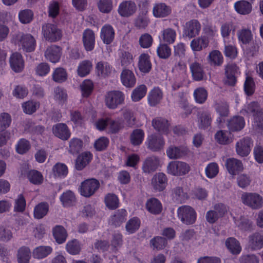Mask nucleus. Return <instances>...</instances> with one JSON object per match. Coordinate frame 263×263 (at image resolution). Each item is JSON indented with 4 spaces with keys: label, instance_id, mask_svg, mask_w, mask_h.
I'll use <instances>...</instances> for the list:
<instances>
[{
    "label": "nucleus",
    "instance_id": "obj_1",
    "mask_svg": "<svg viewBox=\"0 0 263 263\" xmlns=\"http://www.w3.org/2000/svg\"><path fill=\"white\" fill-rule=\"evenodd\" d=\"M242 115L248 117L252 116L255 125L259 130H263V110L255 101L247 103L240 110Z\"/></svg>",
    "mask_w": 263,
    "mask_h": 263
},
{
    "label": "nucleus",
    "instance_id": "obj_2",
    "mask_svg": "<svg viewBox=\"0 0 263 263\" xmlns=\"http://www.w3.org/2000/svg\"><path fill=\"white\" fill-rule=\"evenodd\" d=\"M13 42L20 51L24 52H31L35 49V39L30 33L19 32L13 37Z\"/></svg>",
    "mask_w": 263,
    "mask_h": 263
},
{
    "label": "nucleus",
    "instance_id": "obj_3",
    "mask_svg": "<svg viewBox=\"0 0 263 263\" xmlns=\"http://www.w3.org/2000/svg\"><path fill=\"white\" fill-rule=\"evenodd\" d=\"M178 219L184 224H194L197 219V213L195 210L189 205H182L177 210Z\"/></svg>",
    "mask_w": 263,
    "mask_h": 263
},
{
    "label": "nucleus",
    "instance_id": "obj_4",
    "mask_svg": "<svg viewBox=\"0 0 263 263\" xmlns=\"http://www.w3.org/2000/svg\"><path fill=\"white\" fill-rule=\"evenodd\" d=\"M190 169V165L185 162L172 161L168 164L166 172L174 176H181L187 174Z\"/></svg>",
    "mask_w": 263,
    "mask_h": 263
},
{
    "label": "nucleus",
    "instance_id": "obj_5",
    "mask_svg": "<svg viewBox=\"0 0 263 263\" xmlns=\"http://www.w3.org/2000/svg\"><path fill=\"white\" fill-rule=\"evenodd\" d=\"M242 202L252 209H258L263 206V197L256 193H243Z\"/></svg>",
    "mask_w": 263,
    "mask_h": 263
},
{
    "label": "nucleus",
    "instance_id": "obj_6",
    "mask_svg": "<svg viewBox=\"0 0 263 263\" xmlns=\"http://www.w3.org/2000/svg\"><path fill=\"white\" fill-rule=\"evenodd\" d=\"M124 100V93L119 90L108 92L105 96V104L109 109H115Z\"/></svg>",
    "mask_w": 263,
    "mask_h": 263
},
{
    "label": "nucleus",
    "instance_id": "obj_7",
    "mask_svg": "<svg viewBox=\"0 0 263 263\" xmlns=\"http://www.w3.org/2000/svg\"><path fill=\"white\" fill-rule=\"evenodd\" d=\"M100 187L99 181L95 179H87L81 183L79 188L80 194L89 197L95 194Z\"/></svg>",
    "mask_w": 263,
    "mask_h": 263
},
{
    "label": "nucleus",
    "instance_id": "obj_8",
    "mask_svg": "<svg viewBox=\"0 0 263 263\" xmlns=\"http://www.w3.org/2000/svg\"><path fill=\"white\" fill-rule=\"evenodd\" d=\"M253 145V141L250 138H242L236 143V152L241 157H246L250 153Z\"/></svg>",
    "mask_w": 263,
    "mask_h": 263
},
{
    "label": "nucleus",
    "instance_id": "obj_9",
    "mask_svg": "<svg viewBox=\"0 0 263 263\" xmlns=\"http://www.w3.org/2000/svg\"><path fill=\"white\" fill-rule=\"evenodd\" d=\"M42 33L45 39L50 42L60 40L62 34L57 26L52 24H47L42 26Z\"/></svg>",
    "mask_w": 263,
    "mask_h": 263
},
{
    "label": "nucleus",
    "instance_id": "obj_10",
    "mask_svg": "<svg viewBox=\"0 0 263 263\" xmlns=\"http://www.w3.org/2000/svg\"><path fill=\"white\" fill-rule=\"evenodd\" d=\"M201 28V24L198 20H190L184 26L183 35L184 36L192 39L199 34Z\"/></svg>",
    "mask_w": 263,
    "mask_h": 263
},
{
    "label": "nucleus",
    "instance_id": "obj_11",
    "mask_svg": "<svg viewBox=\"0 0 263 263\" xmlns=\"http://www.w3.org/2000/svg\"><path fill=\"white\" fill-rule=\"evenodd\" d=\"M164 144L165 141L163 137L156 134L148 136L145 141L147 148L153 152L159 151L162 149Z\"/></svg>",
    "mask_w": 263,
    "mask_h": 263
},
{
    "label": "nucleus",
    "instance_id": "obj_12",
    "mask_svg": "<svg viewBox=\"0 0 263 263\" xmlns=\"http://www.w3.org/2000/svg\"><path fill=\"white\" fill-rule=\"evenodd\" d=\"M52 130L55 137L64 141L68 140L71 136L70 130L65 123H59L54 125Z\"/></svg>",
    "mask_w": 263,
    "mask_h": 263
},
{
    "label": "nucleus",
    "instance_id": "obj_13",
    "mask_svg": "<svg viewBox=\"0 0 263 263\" xmlns=\"http://www.w3.org/2000/svg\"><path fill=\"white\" fill-rule=\"evenodd\" d=\"M137 6L134 2L126 1L122 2L119 6L118 11L123 17H129L136 11Z\"/></svg>",
    "mask_w": 263,
    "mask_h": 263
},
{
    "label": "nucleus",
    "instance_id": "obj_14",
    "mask_svg": "<svg viewBox=\"0 0 263 263\" xmlns=\"http://www.w3.org/2000/svg\"><path fill=\"white\" fill-rule=\"evenodd\" d=\"M210 40L208 36L201 35L194 39L190 43V47L193 52H198L207 48L209 45Z\"/></svg>",
    "mask_w": 263,
    "mask_h": 263
},
{
    "label": "nucleus",
    "instance_id": "obj_15",
    "mask_svg": "<svg viewBox=\"0 0 263 263\" xmlns=\"http://www.w3.org/2000/svg\"><path fill=\"white\" fill-rule=\"evenodd\" d=\"M95 70L98 76L105 78L111 74L114 70V68L107 62L102 61L96 64Z\"/></svg>",
    "mask_w": 263,
    "mask_h": 263
},
{
    "label": "nucleus",
    "instance_id": "obj_16",
    "mask_svg": "<svg viewBox=\"0 0 263 263\" xmlns=\"http://www.w3.org/2000/svg\"><path fill=\"white\" fill-rule=\"evenodd\" d=\"M238 72V67L235 64H230L225 69V84L234 86L236 82V74Z\"/></svg>",
    "mask_w": 263,
    "mask_h": 263
},
{
    "label": "nucleus",
    "instance_id": "obj_17",
    "mask_svg": "<svg viewBox=\"0 0 263 263\" xmlns=\"http://www.w3.org/2000/svg\"><path fill=\"white\" fill-rule=\"evenodd\" d=\"M9 62L12 69L15 72H21L24 68V61L22 54L15 52L10 57Z\"/></svg>",
    "mask_w": 263,
    "mask_h": 263
},
{
    "label": "nucleus",
    "instance_id": "obj_18",
    "mask_svg": "<svg viewBox=\"0 0 263 263\" xmlns=\"http://www.w3.org/2000/svg\"><path fill=\"white\" fill-rule=\"evenodd\" d=\"M188 149L185 146H170L166 151L167 156L171 159H177L185 156Z\"/></svg>",
    "mask_w": 263,
    "mask_h": 263
},
{
    "label": "nucleus",
    "instance_id": "obj_19",
    "mask_svg": "<svg viewBox=\"0 0 263 263\" xmlns=\"http://www.w3.org/2000/svg\"><path fill=\"white\" fill-rule=\"evenodd\" d=\"M61 54V48L59 46L52 45L46 49L45 52V57L50 62L56 63L59 62Z\"/></svg>",
    "mask_w": 263,
    "mask_h": 263
},
{
    "label": "nucleus",
    "instance_id": "obj_20",
    "mask_svg": "<svg viewBox=\"0 0 263 263\" xmlns=\"http://www.w3.org/2000/svg\"><path fill=\"white\" fill-rule=\"evenodd\" d=\"M226 166L228 172L232 175H236L243 170L242 162L237 159L229 158L226 160Z\"/></svg>",
    "mask_w": 263,
    "mask_h": 263
},
{
    "label": "nucleus",
    "instance_id": "obj_21",
    "mask_svg": "<svg viewBox=\"0 0 263 263\" xmlns=\"http://www.w3.org/2000/svg\"><path fill=\"white\" fill-rule=\"evenodd\" d=\"M83 43L87 51H92L95 45V35L93 31L89 29H85L83 33Z\"/></svg>",
    "mask_w": 263,
    "mask_h": 263
},
{
    "label": "nucleus",
    "instance_id": "obj_22",
    "mask_svg": "<svg viewBox=\"0 0 263 263\" xmlns=\"http://www.w3.org/2000/svg\"><path fill=\"white\" fill-rule=\"evenodd\" d=\"M122 84L126 87H133L136 83V78L134 72L129 69H124L122 70L121 76Z\"/></svg>",
    "mask_w": 263,
    "mask_h": 263
},
{
    "label": "nucleus",
    "instance_id": "obj_23",
    "mask_svg": "<svg viewBox=\"0 0 263 263\" xmlns=\"http://www.w3.org/2000/svg\"><path fill=\"white\" fill-rule=\"evenodd\" d=\"M167 181V177L165 174L158 173L153 176L152 179V184L155 190L161 191L165 188Z\"/></svg>",
    "mask_w": 263,
    "mask_h": 263
},
{
    "label": "nucleus",
    "instance_id": "obj_24",
    "mask_svg": "<svg viewBox=\"0 0 263 263\" xmlns=\"http://www.w3.org/2000/svg\"><path fill=\"white\" fill-rule=\"evenodd\" d=\"M100 37L104 44H110L115 37V31L113 27L108 24L104 25L101 29Z\"/></svg>",
    "mask_w": 263,
    "mask_h": 263
},
{
    "label": "nucleus",
    "instance_id": "obj_25",
    "mask_svg": "<svg viewBox=\"0 0 263 263\" xmlns=\"http://www.w3.org/2000/svg\"><path fill=\"white\" fill-rule=\"evenodd\" d=\"M212 121L211 114L208 110L200 111L198 114V125L199 128L206 129L210 125Z\"/></svg>",
    "mask_w": 263,
    "mask_h": 263
},
{
    "label": "nucleus",
    "instance_id": "obj_26",
    "mask_svg": "<svg viewBox=\"0 0 263 263\" xmlns=\"http://www.w3.org/2000/svg\"><path fill=\"white\" fill-rule=\"evenodd\" d=\"M163 96L162 90L158 87H155L148 93V102L151 106H155L161 102Z\"/></svg>",
    "mask_w": 263,
    "mask_h": 263
},
{
    "label": "nucleus",
    "instance_id": "obj_27",
    "mask_svg": "<svg viewBox=\"0 0 263 263\" xmlns=\"http://www.w3.org/2000/svg\"><path fill=\"white\" fill-rule=\"evenodd\" d=\"M152 125L155 129L166 136L170 132V124L168 121L162 118H157L152 121Z\"/></svg>",
    "mask_w": 263,
    "mask_h": 263
},
{
    "label": "nucleus",
    "instance_id": "obj_28",
    "mask_svg": "<svg viewBox=\"0 0 263 263\" xmlns=\"http://www.w3.org/2000/svg\"><path fill=\"white\" fill-rule=\"evenodd\" d=\"M138 68L142 73H148L152 68L150 57L147 53H142L139 57Z\"/></svg>",
    "mask_w": 263,
    "mask_h": 263
},
{
    "label": "nucleus",
    "instance_id": "obj_29",
    "mask_svg": "<svg viewBox=\"0 0 263 263\" xmlns=\"http://www.w3.org/2000/svg\"><path fill=\"white\" fill-rule=\"evenodd\" d=\"M159 160L156 156H151L148 157L144 161L142 169L144 173H149L155 171L159 166Z\"/></svg>",
    "mask_w": 263,
    "mask_h": 263
},
{
    "label": "nucleus",
    "instance_id": "obj_30",
    "mask_svg": "<svg viewBox=\"0 0 263 263\" xmlns=\"http://www.w3.org/2000/svg\"><path fill=\"white\" fill-rule=\"evenodd\" d=\"M171 12V9L164 3L156 4L153 10V13L156 17H163L168 15Z\"/></svg>",
    "mask_w": 263,
    "mask_h": 263
},
{
    "label": "nucleus",
    "instance_id": "obj_31",
    "mask_svg": "<svg viewBox=\"0 0 263 263\" xmlns=\"http://www.w3.org/2000/svg\"><path fill=\"white\" fill-rule=\"evenodd\" d=\"M127 212L124 209H121L115 212L111 216L110 223L115 226H119L126 220Z\"/></svg>",
    "mask_w": 263,
    "mask_h": 263
},
{
    "label": "nucleus",
    "instance_id": "obj_32",
    "mask_svg": "<svg viewBox=\"0 0 263 263\" xmlns=\"http://www.w3.org/2000/svg\"><path fill=\"white\" fill-rule=\"evenodd\" d=\"M92 154L89 152H84L79 155L76 159L75 167L77 170H83L91 161Z\"/></svg>",
    "mask_w": 263,
    "mask_h": 263
},
{
    "label": "nucleus",
    "instance_id": "obj_33",
    "mask_svg": "<svg viewBox=\"0 0 263 263\" xmlns=\"http://www.w3.org/2000/svg\"><path fill=\"white\" fill-rule=\"evenodd\" d=\"M146 209L149 213L156 215L161 213L162 206L159 200L151 198L146 201Z\"/></svg>",
    "mask_w": 263,
    "mask_h": 263
},
{
    "label": "nucleus",
    "instance_id": "obj_34",
    "mask_svg": "<svg viewBox=\"0 0 263 263\" xmlns=\"http://www.w3.org/2000/svg\"><path fill=\"white\" fill-rule=\"evenodd\" d=\"M161 35L159 38L161 42L168 44H173L175 42L176 38V32L175 30L167 28L161 32Z\"/></svg>",
    "mask_w": 263,
    "mask_h": 263
},
{
    "label": "nucleus",
    "instance_id": "obj_35",
    "mask_svg": "<svg viewBox=\"0 0 263 263\" xmlns=\"http://www.w3.org/2000/svg\"><path fill=\"white\" fill-rule=\"evenodd\" d=\"M234 6L236 11L242 15L249 14L252 9L251 4L245 0H240L235 2Z\"/></svg>",
    "mask_w": 263,
    "mask_h": 263
},
{
    "label": "nucleus",
    "instance_id": "obj_36",
    "mask_svg": "<svg viewBox=\"0 0 263 263\" xmlns=\"http://www.w3.org/2000/svg\"><path fill=\"white\" fill-rule=\"evenodd\" d=\"M190 69L194 80L199 81L203 79L204 72L201 64L194 62L190 65Z\"/></svg>",
    "mask_w": 263,
    "mask_h": 263
},
{
    "label": "nucleus",
    "instance_id": "obj_37",
    "mask_svg": "<svg viewBox=\"0 0 263 263\" xmlns=\"http://www.w3.org/2000/svg\"><path fill=\"white\" fill-rule=\"evenodd\" d=\"M245 125V121L243 117L235 116L228 123V128L232 132L241 130Z\"/></svg>",
    "mask_w": 263,
    "mask_h": 263
},
{
    "label": "nucleus",
    "instance_id": "obj_38",
    "mask_svg": "<svg viewBox=\"0 0 263 263\" xmlns=\"http://www.w3.org/2000/svg\"><path fill=\"white\" fill-rule=\"evenodd\" d=\"M249 245L254 250L260 249L263 247V235L259 233H255L249 237Z\"/></svg>",
    "mask_w": 263,
    "mask_h": 263
},
{
    "label": "nucleus",
    "instance_id": "obj_39",
    "mask_svg": "<svg viewBox=\"0 0 263 263\" xmlns=\"http://www.w3.org/2000/svg\"><path fill=\"white\" fill-rule=\"evenodd\" d=\"M53 236L55 241L61 244L64 242L67 237V233L65 228L61 226H56L52 229Z\"/></svg>",
    "mask_w": 263,
    "mask_h": 263
},
{
    "label": "nucleus",
    "instance_id": "obj_40",
    "mask_svg": "<svg viewBox=\"0 0 263 263\" xmlns=\"http://www.w3.org/2000/svg\"><path fill=\"white\" fill-rule=\"evenodd\" d=\"M225 245L229 251L233 254H238L241 251L240 243L234 237H229L227 239Z\"/></svg>",
    "mask_w": 263,
    "mask_h": 263
},
{
    "label": "nucleus",
    "instance_id": "obj_41",
    "mask_svg": "<svg viewBox=\"0 0 263 263\" xmlns=\"http://www.w3.org/2000/svg\"><path fill=\"white\" fill-rule=\"evenodd\" d=\"M49 211V205L47 202H41L37 204L34 208V217L37 219H40L45 216Z\"/></svg>",
    "mask_w": 263,
    "mask_h": 263
},
{
    "label": "nucleus",
    "instance_id": "obj_42",
    "mask_svg": "<svg viewBox=\"0 0 263 263\" xmlns=\"http://www.w3.org/2000/svg\"><path fill=\"white\" fill-rule=\"evenodd\" d=\"M52 251V248L48 246H41L35 248L32 252L34 258L42 259L47 257Z\"/></svg>",
    "mask_w": 263,
    "mask_h": 263
},
{
    "label": "nucleus",
    "instance_id": "obj_43",
    "mask_svg": "<svg viewBox=\"0 0 263 263\" xmlns=\"http://www.w3.org/2000/svg\"><path fill=\"white\" fill-rule=\"evenodd\" d=\"M215 139L217 143L221 145H226L232 141L230 133L227 130H220L215 135Z\"/></svg>",
    "mask_w": 263,
    "mask_h": 263
},
{
    "label": "nucleus",
    "instance_id": "obj_44",
    "mask_svg": "<svg viewBox=\"0 0 263 263\" xmlns=\"http://www.w3.org/2000/svg\"><path fill=\"white\" fill-rule=\"evenodd\" d=\"M62 205L64 207L72 205L76 201L74 193L70 191H67L63 193L60 197Z\"/></svg>",
    "mask_w": 263,
    "mask_h": 263
},
{
    "label": "nucleus",
    "instance_id": "obj_45",
    "mask_svg": "<svg viewBox=\"0 0 263 263\" xmlns=\"http://www.w3.org/2000/svg\"><path fill=\"white\" fill-rule=\"evenodd\" d=\"M66 250L70 254H78L80 253L81 250V243L76 239L69 240L66 245Z\"/></svg>",
    "mask_w": 263,
    "mask_h": 263
},
{
    "label": "nucleus",
    "instance_id": "obj_46",
    "mask_svg": "<svg viewBox=\"0 0 263 263\" xmlns=\"http://www.w3.org/2000/svg\"><path fill=\"white\" fill-rule=\"evenodd\" d=\"M92 67L91 61L84 60L81 62L78 67V74L81 77H84L89 73Z\"/></svg>",
    "mask_w": 263,
    "mask_h": 263
},
{
    "label": "nucleus",
    "instance_id": "obj_47",
    "mask_svg": "<svg viewBox=\"0 0 263 263\" xmlns=\"http://www.w3.org/2000/svg\"><path fill=\"white\" fill-rule=\"evenodd\" d=\"M52 80L57 83H63L67 79L66 70L62 67L55 68L52 74Z\"/></svg>",
    "mask_w": 263,
    "mask_h": 263
},
{
    "label": "nucleus",
    "instance_id": "obj_48",
    "mask_svg": "<svg viewBox=\"0 0 263 263\" xmlns=\"http://www.w3.org/2000/svg\"><path fill=\"white\" fill-rule=\"evenodd\" d=\"M147 92V87L142 84L136 87L131 94L132 100L134 102H137L142 99L146 95Z\"/></svg>",
    "mask_w": 263,
    "mask_h": 263
},
{
    "label": "nucleus",
    "instance_id": "obj_49",
    "mask_svg": "<svg viewBox=\"0 0 263 263\" xmlns=\"http://www.w3.org/2000/svg\"><path fill=\"white\" fill-rule=\"evenodd\" d=\"M31 256V252L27 247L20 248L17 252L18 263H28Z\"/></svg>",
    "mask_w": 263,
    "mask_h": 263
},
{
    "label": "nucleus",
    "instance_id": "obj_50",
    "mask_svg": "<svg viewBox=\"0 0 263 263\" xmlns=\"http://www.w3.org/2000/svg\"><path fill=\"white\" fill-rule=\"evenodd\" d=\"M144 135V132L141 129L134 130L130 137L132 144L135 146L141 144L143 141Z\"/></svg>",
    "mask_w": 263,
    "mask_h": 263
},
{
    "label": "nucleus",
    "instance_id": "obj_51",
    "mask_svg": "<svg viewBox=\"0 0 263 263\" xmlns=\"http://www.w3.org/2000/svg\"><path fill=\"white\" fill-rule=\"evenodd\" d=\"M104 201L106 206L110 210L116 209L119 206V199L114 194H107L105 197Z\"/></svg>",
    "mask_w": 263,
    "mask_h": 263
},
{
    "label": "nucleus",
    "instance_id": "obj_52",
    "mask_svg": "<svg viewBox=\"0 0 263 263\" xmlns=\"http://www.w3.org/2000/svg\"><path fill=\"white\" fill-rule=\"evenodd\" d=\"M94 85L92 81L86 79L80 85V89L83 97H88L92 93Z\"/></svg>",
    "mask_w": 263,
    "mask_h": 263
},
{
    "label": "nucleus",
    "instance_id": "obj_53",
    "mask_svg": "<svg viewBox=\"0 0 263 263\" xmlns=\"http://www.w3.org/2000/svg\"><path fill=\"white\" fill-rule=\"evenodd\" d=\"M237 36L238 41L243 44H249L253 38L251 30L247 29H242L238 31Z\"/></svg>",
    "mask_w": 263,
    "mask_h": 263
},
{
    "label": "nucleus",
    "instance_id": "obj_54",
    "mask_svg": "<svg viewBox=\"0 0 263 263\" xmlns=\"http://www.w3.org/2000/svg\"><path fill=\"white\" fill-rule=\"evenodd\" d=\"M214 108L220 117H226L229 114V105L224 101H216L214 105Z\"/></svg>",
    "mask_w": 263,
    "mask_h": 263
},
{
    "label": "nucleus",
    "instance_id": "obj_55",
    "mask_svg": "<svg viewBox=\"0 0 263 263\" xmlns=\"http://www.w3.org/2000/svg\"><path fill=\"white\" fill-rule=\"evenodd\" d=\"M52 172L55 177L64 178L68 174V168L64 163H57L53 166Z\"/></svg>",
    "mask_w": 263,
    "mask_h": 263
},
{
    "label": "nucleus",
    "instance_id": "obj_56",
    "mask_svg": "<svg viewBox=\"0 0 263 263\" xmlns=\"http://www.w3.org/2000/svg\"><path fill=\"white\" fill-rule=\"evenodd\" d=\"M193 95L196 103L203 104L207 99L208 92L203 87H199L194 90Z\"/></svg>",
    "mask_w": 263,
    "mask_h": 263
},
{
    "label": "nucleus",
    "instance_id": "obj_57",
    "mask_svg": "<svg viewBox=\"0 0 263 263\" xmlns=\"http://www.w3.org/2000/svg\"><path fill=\"white\" fill-rule=\"evenodd\" d=\"M141 224L140 220L137 217L130 218L126 223V230L128 234L136 232L139 228Z\"/></svg>",
    "mask_w": 263,
    "mask_h": 263
},
{
    "label": "nucleus",
    "instance_id": "obj_58",
    "mask_svg": "<svg viewBox=\"0 0 263 263\" xmlns=\"http://www.w3.org/2000/svg\"><path fill=\"white\" fill-rule=\"evenodd\" d=\"M209 61L211 65H220L223 62V57L221 52L214 50L210 52L208 56Z\"/></svg>",
    "mask_w": 263,
    "mask_h": 263
},
{
    "label": "nucleus",
    "instance_id": "obj_59",
    "mask_svg": "<svg viewBox=\"0 0 263 263\" xmlns=\"http://www.w3.org/2000/svg\"><path fill=\"white\" fill-rule=\"evenodd\" d=\"M167 245V240L163 237L157 236L151 240L150 245L153 249L157 250L163 249Z\"/></svg>",
    "mask_w": 263,
    "mask_h": 263
},
{
    "label": "nucleus",
    "instance_id": "obj_60",
    "mask_svg": "<svg viewBox=\"0 0 263 263\" xmlns=\"http://www.w3.org/2000/svg\"><path fill=\"white\" fill-rule=\"evenodd\" d=\"M97 6L101 12L108 13L113 8L112 1V0H99Z\"/></svg>",
    "mask_w": 263,
    "mask_h": 263
},
{
    "label": "nucleus",
    "instance_id": "obj_61",
    "mask_svg": "<svg viewBox=\"0 0 263 263\" xmlns=\"http://www.w3.org/2000/svg\"><path fill=\"white\" fill-rule=\"evenodd\" d=\"M232 27L233 25L230 23L223 24L221 26L220 32L224 44L230 42V35L232 31Z\"/></svg>",
    "mask_w": 263,
    "mask_h": 263
},
{
    "label": "nucleus",
    "instance_id": "obj_62",
    "mask_svg": "<svg viewBox=\"0 0 263 263\" xmlns=\"http://www.w3.org/2000/svg\"><path fill=\"white\" fill-rule=\"evenodd\" d=\"M39 106V102L33 101H28L22 104L24 112L29 115L32 114L34 112Z\"/></svg>",
    "mask_w": 263,
    "mask_h": 263
},
{
    "label": "nucleus",
    "instance_id": "obj_63",
    "mask_svg": "<svg viewBox=\"0 0 263 263\" xmlns=\"http://www.w3.org/2000/svg\"><path fill=\"white\" fill-rule=\"evenodd\" d=\"M171 48L165 44L160 43L157 47V53L160 58L166 59L171 55Z\"/></svg>",
    "mask_w": 263,
    "mask_h": 263
},
{
    "label": "nucleus",
    "instance_id": "obj_64",
    "mask_svg": "<svg viewBox=\"0 0 263 263\" xmlns=\"http://www.w3.org/2000/svg\"><path fill=\"white\" fill-rule=\"evenodd\" d=\"M29 180L34 184H40L43 182V177L42 174L35 170L30 171L28 174Z\"/></svg>",
    "mask_w": 263,
    "mask_h": 263
}]
</instances>
